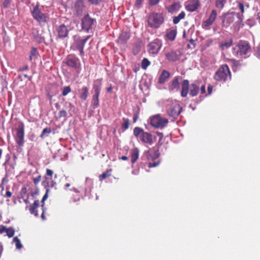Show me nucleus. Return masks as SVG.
I'll return each instance as SVG.
<instances>
[{
	"instance_id": "obj_58",
	"label": "nucleus",
	"mask_w": 260,
	"mask_h": 260,
	"mask_svg": "<svg viewBox=\"0 0 260 260\" xmlns=\"http://www.w3.org/2000/svg\"><path fill=\"white\" fill-rule=\"evenodd\" d=\"M27 70H28V66L27 65H25L24 67L19 68L18 69V72H22V71H26Z\"/></svg>"
},
{
	"instance_id": "obj_57",
	"label": "nucleus",
	"mask_w": 260,
	"mask_h": 260,
	"mask_svg": "<svg viewBox=\"0 0 260 260\" xmlns=\"http://www.w3.org/2000/svg\"><path fill=\"white\" fill-rule=\"evenodd\" d=\"M7 228L6 226L2 225L0 228V234H2L5 232L6 233Z\"/></svg>"
},
{
	"instance_id": "obj_34",
	"label": "nucleus",
	"mask_w": 260,
	"mask_h": 260,
	"mask_svg": "<svg viewBox=\"0 0 260 260\" xmlns=\"http://www.w3.org/2000/svg\"><path fill=\"white\" fill-rule=\"evenodd\" d=\"M181 5L179 3H174L169 8H168L167 10L169 12L173 13L174 12L179 11Z\"/></svg>"
},
{
	"instance_id": "obj_54",
	"label": "nucleus",
	"mask_w": 260,
	"mask_h": 260,
	"mask_svg": "<svg viewBox=\"0 0 260 260\" xmlns=\"http://www.w3.org/2000/svg\"><path fill=\"white\" fill-rule=\"evenodd\" d=\"M11 0H3V5L4 8H8Z\"/></svg>"
},
{
	"instance_id": "obj_59",
	"label": "nucleus",
	"mask_w": 260,
	"mask_h": 260,
	"mask_svg": "<svg viewBox=\"0 0 260 260\" xmlns=\"http://www.w3.org/2000/svg\"><path fill=\"white\" fill-rule=\"evenodd\" d=\"M156 135L159 137V142L162 139L163 137H164V135L162 133H160V132H156Z\"/></svg>"
},
{
	"instance_id": "obj_18",
	"label": "nucleus",
	"mask_w": 260,
	"mask_h": 260,
	"mask_svg": "<svg viewBox=\"0 0 260 260\" xmlns=\"http://www.w3.org/2000/svg\"><path fill=\"white\" fill-rule=\"evenodd\" d=\"M200 4L199 0H190L185 3V9L190 12L196 11L200 7Z\"/></svg>"
},
{
	"instance_id": "obj_50",
	"label": "nucleus",
	"mask_w": 260,
	"mask_h": 260,
	"mask_svg": "<svg viewBox=\"0 0 260 260\" xmlns=\"http://www.w3.org/2000/svg\"><path fill=\"white\" fill-rule=\"evenodd\" d=\"M139 110H137V111H135L134 113V116H133V122L136 123L139 118Z\"/></svg>"
},
{
	"instance_id": "obj_3",
	"label": "nucleus",
	"mask_w": 260,
	"mask_h": 260,
	"mask_svg": "<svg viewBox=\"0 0 260 260\" xmlns=\"http://www.w3.org/2000/svg\"><path fill=\"white\" fill-rule=\"evenodd\" d=\"M31 14L34 19L41 25H44L46 23L49 19V15L47 13H43L39 8L38 4L33 7L31 10Z\"/></svg>"
},
{
	"instance_id": "obj_38",
	"label": "nucleus",
	"mask_w": 260,
	"mask_h": 260,
	"mask_svg": "<svg viewBox=\"0 0 260 260\" xmlns=\"http://www.w3.org/2000/svg\"><path fill=\"white\" fill-rule=\"evenodd\" d=\"M123 123L121 124V128L123 131L128 129L130 125L129 120L127 118L123 117L122 118Z\"/></svg>"
},
{
	"instance_id": "obj_7",
	"label": "nucleus",
	"mask_w": 260,
	"mask_h": 260,
	"mask_svg": "<svg viewBox=\"0 0 260 260\" xmlns=\"http://www.w3.org/2000/svg\"><path fill=\"white\" fill-rule=\"evenodd\" d=\"M162 45V41L158 38L155 39L147 45L148 52L152 54H157Z\"/></svg>"
},
{
	"instance_id": "obj_15",
	"label": "nucleus",
	"mask_w": 260,
	"mask_h": 260,
	"mask_svg": "<svg viewBox=\"0 0 260 260\" xmlns=\"http://www.w3.org/2000/svg\"><path fill=\"white\" fill-rule=\"evenodd\" d=\"M85 8V6L83 0H76L74 8V13L76 15L78 16H81Z\"/></svg>"
},
{
	"instance_id": "obj_49",
	"label": "nucleus",
	"mask_w": 260,
	"mask_h": 260,
	"mask_svg": "<svg viewBox=\"0 0 260 260\" xmlns=\"http://www.w3.org/2000/svg\"><path fill=\"white\" fill-rule=\"evenodd\" d=\"M67 116V112L64 110H60L58 114V118L62 117H66Z\"/></svg>"
},
{
	"instance_id": "obj_63",
	"label": "nucleus",
	"mask_w": 260,
	"mask_h": 260,
	"mask_svg": "<svg viewBox=\"0 0 260 260\" xmlns=\"http://www.w3.org/2000/svg\"><path fill=\"white\" fill-rule=\"evenodd\" d=\"M212 91V87L211 86H209L208 87V92L209 94H211Z\"/></svg>"
},
{
	"instance_id": "obj_60",
	"label": "nucleus",
	"mask_w": 260,
	"mask_h": 260,
	"mask_svg": "<svg viewBox=\"0 0 260 260\" xmlns=\"http://www.w3.org/2000/svg\"><path fill=\"white\" fill-rule=\"evenodd\" d=\"M201 92L202 94H204L206 92V87L205 85H202L201 87Z\"/></svg>"
},
{
	"instance_id": "obj_31",
	"label": "nucleus",
	"mask_w": 260,
	"mask_h": 260,
	"mask_svg": "<svg viewBox=\"0 0 260 260\" xmlns=\"http://www.w3.org/2000/svg\"><path fill=\"white\" fill-rule=\"evenodd\" d=\"M49 191V189H46V193L44 195V196H43V198H42V199L41 200V203H42L41 207H42V214H41V218H42L43 220H45V215H44V213H45V209H44L45 203H44V202L48 198V194Z\"/></svg>"
},
{
	"instance_id": "obj_22",
	"label": "nucleus",
	"mask_w": 260,
	"mask_h": 260,
	"mask_svg": "<svg viewBox=\"0 0 260 260\" xmlns=\"http://www.w3.org/2000/svg\"><path fill=\"white\" fill-rule=\"evenodd\" d=\"M40 201L39 200L35 201L34 203L30 205L29 211L30 214H34L36 217H39L37 209L40 207Z\"/></svg>"
},
{
	"instance_id": "obj_5",
	"label": "nucleus",
	"mask_w": 260,
	"mask_h": 260,
	"mask_svg": "<svg viewBox=\"0 0 260 260\" xmlns=\"http://www.w3.org/2000/svg\"><path fill=\"white\" fill-rule=\"evenodd\" d=\"M250 49V46L247 42L240 41L236 47L233 48V53L238 57H242L246 55Z\"/></svg>"
},
{
	"instance_id": "obj_8",
	"label": "nucleus",
	"mask_w": 260,
	"mask_h": 260,
	"mask_svg": "<svg viewBox=\"0 0 260 260\" xmlns=\"http://www.w3.org/2000/svg\"><path fill=\"white\" fill-rule=\"evenodd\" d=\"M167 118H161L159 115H156L150 118V124L156 128H163L168 123Z\"/></svg>"
},
{
	"instance_id": "obj_2",
	"label": "nucleus",
	"mask_w": 260,
	"mask_h": 260,
	"mask_svg": "<svg viewBox=\"0 0 260 260\" xmlns=\"http://www.w3.org/2000/svg\"><path fill=\"white\" fill-rule=\"evenodd\" d=\"M164 22V18L162 13L152 12L148 16V26L153 28H158Z\"/></svg>"
},
{
	"instance_id": "obj_44",
	"label": "nucleus",
	"mask_w": 260,
	"mask_h": 260,
	"mask_svg": "<svg viewBox=\"0 0 260 260\" xmlns=\"http://www.w3.org/2000/svg\"><path fill=\"white\" fill-rule=\"evenodd\" d=\"M7 236L9 238H12L14 236L15 234V230L12 228H7L6 232Z\"/></svg>"
},
{
	"instance_id": "obj_56",
	"label": "nucleus",
	"mask_w": 260,
	"mask_h": 260,
	"mask_svg": "<svg viewBox=\"0 0 260 260\" xmlns=\"http://www.w3.org/2000/svg\"><path fill=\"white\" fill-rule=\"evenodd\" d=\"M159 164V162H149L148 164V167L149 168H153L155 167Z\"/></svg>"
},
{
	"instance_id": "obj_25",
	"label": "nucleus",
	"mask_w": 260,
	"mask_h": 260,
	"mask_svg": "<svg viewBox=\"0 0 260 260\" xmlns=\"http://www.w3.org/2000/svg\"><path fill=\"white\" fill-rule=\"evenodd\" d=\"M90 36H87L84 38H79L75 41V46L77 49L84 48V45Z\"/></svg>"
},
{
	"instance_id": "obj_27",
	"label": "nucleus",
	"mask_w": 260,
	"mask_h": 260,
	"mask_svg": "<svg viewBox=\"0 0 260 260\" xmlns=\"http://www.w3.org/2000/svg\"><path fill=\"white\" fill-rule=\"evenodd\" d=\"M50 179L49 177L44 176V180L42 181V185L46 189H49L50 187H53L56 185V183L53 180L50 183Z\"/></svg>"
},
{
	"instance_id": "obj_61",
	"label": "nucleus",
	"mask_w": 260,
	"mask_h": 260,
	"mask_svg": "<svg viewBox=\"0 0 260 260\" xmlns=\"http://www.w3.org/2000/svg\"><path fill=\"white\" fill-rule=\"evenodd\" d=\"M79 52H80V56H84V48H81V49H78Z\"/></svg>"
},
{
	"instance_id": "obj_41",
	"label": "nucleus",
	"mask_w": 260,
	"mask_h": 260,
	"mask_svg": "<svg viewBox=\"0 0 260 260\" xmlns=\"http://www.w3.org/2000/svg\"><path fill=\"white\" fill-rule=\"evenodd\" d=\"M150 64V62L147 58H144L142 59L141 67L143 69L146 70Z\"/></svg>"
},
{
	"instance_id": "obj_14",
	"label": "nucleus",
	"mask_w": 260,
	"mask_h": 260,
	"mask_svg": "<svg viewBox=\"0 0 260 260\" xmlns=\"http://www.w3.org/2000/svg\"><path fill=\"white\" fill-rule=\"evenodd\" d=\"M57 39H63L67 38L69 34V29L64 24H61L56 28Z\"/></svg>"
},
{
	"instance_id": "obj_51",
	"label": "nucleus",
	"mask_w": 260,
	"mask_h": 260,
	"mask_svg": "<svg viewBox=\"0 0 260 260\" xmlns=\"http://www.w3.org/2000/svg\"><path fill=\"white\" fill-rule=\"evenodd\" d=\"M103 0H88V2L91 5H98L101 4Z\"/></svg>"
},
{
	"instance_id": "obj_53",
	"label": "nucleus",
	"mask_w": 260,
	"mask_h": 260,
	"mask_svg": "<svg viewBox=\"0 0 260 260\" xmlns=\"http://www.w3.org/2000/svg\"><path fill=\"white\" fill-rule=\"evenodd\" d=\"M27 192V188L25 186L23 187L21 189V197L24 198Z\"/></svg>"
},
{
	"instance_id": "obj_35",
	"label": "nucleus",
	"mask_w": 260,
	"mask_h": 260,
	"mask_svg": "<svg viewBox=\"0 0 260 260\" xmlns=\"http://www.w3.org/2000/svg\"><path fill=\"white\" fill-rule=\"evenodd\" d=\"M130 38V34L126 31H123L119 36V40L122 43H125Z\"/></svg>"
},
{
	"instance_id": "obj_36",
	"label": "nucleus",
	"mask_w": 260,
	"mask_h": 260,
	"mask_svg": "<svg viewBox=\"0 0 260 260\" xmlns=\"http://www.w3.org/2000/svg\"><path fill=\"white\" fill-rule=\"evenodd\" d=\"M185 16V13L182 11L178 16L173 17V22L174 24H178L179 21L184 19Z\"/></svg>"
},
{
	"instance_id": "obj_10",
	"label": "nucleus",
	"mask_w": 260,
	"mask_h": 260,
	"mask_svg": "<svg viewBox=\"0 0 260 260\" xmlns=\"http://www.w3.org/2000/svg\"><path fill=\"white\" fill-rule=\"evenodd\" d=\"M182 55V53L179 50H171L165 53L166 59L170 62H176L179 60Z\"/></svg>"
},
{
	"instance_id": "obj_24",
	"label": "nucleus",
	"mask_w": 260,
	"mask_h": 260,
	"mask_svg": "<svg viewBox=\"0 0 260 260\" xmlns=\"http://www.w3.org/2000/svg\"><path fill=\"white\" fill-rule=\"evenodd\" d=\"M181 79V77L176 76L172 80L171 84L169 85V88L170 90H174L175 89H178L179 88V80Z\"/></svg>"
},
{
	"instance_id": "obj_42",
	"label": "nucleus",
	"mask_w": 260,
	"mask_h": 260,
	"mask_svg": "<svg viewBox=\"0 0 260 260\" xmlns=\"http://www.w3.org/2000/svg\"><path fill=\"white\" fill-rule=\"evenodd\" d=\"M71 91V88L70 86H64L62 89V95L65 96L70 93Z\"/></svg>"
},
{
	"instance_id": "obj_33",
	"label": "nucleus",
	"mask_w": 260,
	"mask_h": 260,
	"mask_svg": "<svg viewBox=\"0 0 260 260\" xmlns=\"http://www.w3.org/2000/svg\"><path fill=\"white\" fill-rule=\"evenodd\" d=\"M39 55V52L37 49L36 47H32L30 52V55L29 57V60L32 61V60H36L38 56Z\"/></svg>"
},
{
	"instance_id": "obj_46",
	"label": "nucleus",
	"mask_w": 260,
	"mask_h": 260,
	"mask_svg": "<svg viewBox=\"0 0 260 260\" xmlns=\"http://www.w3.org/2000/svg\"><path fill=\"white\" fill-rule=\"evenodd\" d=\"M42 178V176L40 174H39L36 177H33L32 180L35 185V186H37L38 183L41 181Z\"/></svg>"
},
{
	"instance_id": "obj_26",
	"label": "nucleus",
	"mask_w": 260,
	"mask_h": 260,
	"mask_svg": "<svg viewBox=\"0 0 260 260\" xmlns=\"http://www.w3.org/2000/svg\"><path fill=\"white\" fill-rule=\"evenodd\" d=\"M170 76V73L168 71L165 70H162L158 78V82L159 84L164 83L169 78Z\"/></svg>"
},
{
	"instance_id": "obj_43",
	"label": "nucleus",
	"mask_w": 260,
	"mask_h": 260,
	"mask_svg": "<svg viewBox=\"0 0 260 260\" xmlns=\"http://www.w3.org/2000/svg\"><path fill=\"white\" fill-rule=\"evenodd\" d=\"M13 241L15 243L16 247L18 249H20L22 247V245L21 243L20 240L17 237H15L13 238Z\"/></svg>"
},
{
	"instance_id": "obj_45",
	"label": "nucleus",
	"mask_w": 260,
	"mask_h": 260,
	"mask_svg": "<svg viewBox=\"0 0 260 260\" xmlns=\"http://www.w3.org/2000/svg\"><path fill=\"white\" fill-rule=\"evenodd\" d=\"M229 61L231 62L234 67H237L241 66V63L239 60H237L235 59H230Z\"/></svg>"
},
{
	"instance_id": "obj_28",
	"label": "nucleus",
	"mask_w": 260,
	"mask_h": 260,
	"mask_svg": "<svg viewBox=\"0 0 260 260\" xmlns=\"http://www.w3.org/2000/svg\"><path fill=\"white\" fill-rule=\"evenodd\" d=\"M131 154V160L132 164H134L136 162L139 158V150L137 148H135L130 151Z\"/></svg>"
},
{
	"instance_id": "obj_6",
	"label": "nucleus",
	"mask_w": 260,
	"mask_h": 260,
	"mask_svg": "<svg viewBox=\"0 0 260 260\" xmlns=\"http://www.w3.org/2000/svg\"><path fill=\"white\" fill-rule=\"evenodd\" d=\"M101 80H100V82L99 83H94L93 84L92 90L93 94L92 96L91 104L94 108H97L99 106V96L102 89Z\"/></svg>"
},
{
	"instance_id": "obj_30",
	"label": "nucleus",
	"mask_w": 260,
	"mask_h": 260,
	"mask_svg": "<svg viewBox=\"0 0 260 260\" xmlns=\"http://www.w3.org/2000/svg\"><path fill=\"white\" fill-rule=\"evenodd\" d=\"M177 35L176 29L168 30L165 35V37L169 41H173L175 40Z\"/></svg>"
},
{
	"instance_id": "obj_37",
	"label": "nucleus",
	"mask_w": 260,
	"mask_h": 260,
	"mask_svg": "<svg viewBox=\"0 0 260 260\" xmlns=\"http://www.w3.org/2000/svg\"><path fill=\"white\" fill-rule=\"evenodd\" d=\"M112 169H110L107 170L106 171L104 172L102 174L99 176V180L100 181H103L105 179L111 176Z\"/></svg>"
},
{
	"instance_id": "obj_11",
	"label": "nucleus",
	"mask_w": 260,
	"mask_h": 260,
	"mask_svg": "<svg viewBox=\"0 0 260 260\" xmlns=\"http://www.w3.org/2000/svg\"><path fill=\"white\" fill-rule=\"evenodd\" d=\"M217 13L216 10L213 9L208 17L202 23V28L205 30H209L217 17Z\"/></svg>"
},
{
	"instance_id": "obj_13",
	"label": "nucleus",
	"mask_w": 260,
	"mask_h": 260,
	"mask_svg": "<svg viewBox=\"0 0 260 260\" xmlns=\"http://www.w3.org/2000/svg\"><path fill=\"white\" fill-rule=\"evenodd\" d=\"M96 22L95 19L91 18L89 14L85 15L82 20V28L87 31L91 28L93 24Z\"/></svg>"
},
{
	"instance_id": "obj_16",
	"label": "nucleus",
	"mask_w": 260,
	"mask_h": 260,
	"mask_svg": "<svg viewBox=\"0 0 260 260\" xmlns=\"http://www.w3.org/2000/svg\"><path fill=\"white\" fill-rule=\"evenodd\" d=\"M181 110L182 108L179 105H172L167 109V113L170 116L175 117L179 115Z\"/></svg>"
},
{
	"instance_id": "obj_32",
	"label": "nucleus",
	"mask_w": 260,
	"mask_h": 260,
	"mask_svg": "<svg viewBox=\"0 0 260 260\" xmlns=\"http://www.w3.org/2000/svg\"><path fill=\"white\" fill-rule=\"evenodd\" d=\"M233 43V40L232 39H230L227 41L220 43L219 44V48L222 50L228 49L232 46Z\"/></svg>"
},
{
	"instance_id": "obj_39",
	"label": "nucleus",
	"mask_w": 260,
	"mask_h": 260,
	"mask_svg": "<svg viewBox=\"0 0 260 260\" xmlns=\"http://www.w3.org/2000/svg\"><path fill=\"white\" fill-rule=\"evenodd\" d=\"M144 133V130L141 127H136L134 129V135L137 138L140 137V135Z\"/></svg>"
},
{
	"instance_id": "obj_20",
	"label": "nucleus",
	"mask_w": 260,
	"mask_h": 260,
	"mask_svg": "<svg viewBox=\"0 0 260 260\" xmlns=\"http://www.w3.org/2000/svg\"><path fill=\"white\" fill-rule=\"evenodd\" d=\"M189 82L188 80L185 79L181 83L180 95L182 97L185 98L187 95L189 89Z\"/></svg>"
},
{
	"instance_id": "obj_62",
	"label": "nucleus",
	"mask_w": 260,
	"mask_h": 260,
	"mask_svg": "<svg viewBox=\"0 0 260 260\" xmlns=\"http://www.w3.org/2000/svg\"><path fill=\"white\" fill-rule=\"evenodd\" d=\"M12 196V193L10 191H7L5 197L10 198Z\"/></svg>"
},
{
	"instance_id": "obj_19",
	"label": "nucleus",
	"mask_w": 260,
	"mask_h": 260,
	"mask_svg": "<svg viewBox=\"0 0 260 260\" xmlns=\"http://www.w3.org/2000/svg\"><path fill=\"white\" fill-rule=\"evenodd\" d=\"M159 148L158 146H154L151 149H150L147 152V158L148 160H154L159 156Z\"/></svg>"
},
{
	"instance_id": "obj_64",
	"label": "nucleus",
	"mask_w": 260,
	"mask_h": 260,
	"mask_svg": "<svg viewBox=\"0 0 260 260\" xmlns=\"http://www.w3.org/2000/svg\"><path fill=\"white\" fill-rule=\"evenodd\" d=\"M112 89H113V87L111 85L110 86L108 87L107 88V91L108 92H111L112 91Z\"/></svg>"
},
{
	"instance_id": "obj_23",
	"label": "nucleus",
	"mask_w": 260,
	"mask_h": 260,
	"mask_svg": "<svg viewBox=\"0 0 260 260\" xmlns=\"http://www.w3.org/2000/svg\"><path fill=\"white\" fill-rule=\"evenodd\" d=\"M189 91L190 95L192 97L198 95L199 92V86L196 82L190 84Z\"/></svg>"
},
{
	"instance_id": "obj_48",
	"label": "nucleus",
	"mask_w": 260,
	"mask_h": 260,
	"mask_svg": "<svg viewBox=\"0 0 260 260\" xmlns=\"http://www.w3.org/2000/svg\"><path fill=\"white\" fill-rule=\"evenodd\" d=\"M53 171L49 169H46V173L44 176H47L49 177L50 180L52 179V177L53 175Z\"/></svg>"
},
{
	"instance_id": "obj_1",
	"label": "nucleus",
	"mask_w": 260,
	"mask_h": 260,
	"mask_svg": "<svg viewBox=\"0 0 260 260\" xmlns=\"http://www.w3.org/2000/svg\"><path fill=\"white\" fill-rule=\"evenodd\" d=\"M231 78L232 74L227 64L221 65L214 75V79L219 82H225Z\"/></svg>"
},
{
	"instance_id": "obj_47",
	"label": "nucleus",
	"mask_w": 260,
	"mask_h": 260,
	"mask_svg": "<svg viewBox=\"0 0 260 260\" xmlns=\"http://www.w3.org/2000/svg\"><path fill=\"white\" fill-rule=\"evenodd\" d=\"M51 132V128L49 127H46L43 129L42 134L40 135L41 138H43L46 134H50Z\"/></svg>"
},
{
	"instance_id": "obj_52",
	"label": "nucleus",
	"mask_w": 260,
	"mask_h": 260,
	"mask_svg": "<svg viewBox=\"0 0 260 260\" xmlns=\"http://www.w3.org/2000/svg\"><path fill=\"white\" fill-rule=\"evenodd\" d=\"M160 0H148V4L150 6H154L157 5Z\"/></svg>"
},
{
	"instance_id": "obj_55",
	"label": "nucleus",
	"mask_w": 260,
	"mask_h": 260,
	"mask_svg": "<svg viewBox=\"0 0 260 260\" xmlns=\"http://www.w3.org/2000/svg\"><path fill=\"white\" fill-rule=\"evenodd\" d=\"M144 0H136V2H135V6L138 8H139L142 4V3L143 2Z\"/></svg>"
},
{
	"instance_id": "obj_4",
	"label": "nucleus",
	"mask_w": 260,
	"mask_h": 260,
	"mask_svg": "<svg viewBox=\"0 0 260 260\" xmlns=\"http://www.w3.org/2000/svg\"><path fill=\"white\" fill-rule=\"evenodd\" d=\"M17 127L15 129L16 131V135L14 137L15 140L16 141V144L19 146H22L25 142L24 141V129L25 125L24 123L19 121L18 122L17 124Z\"/></svg>"
},
{
	"instance_id": "obj_9",
	"label": "nucleus",
	"mask_w": 260,
	"mask_h": 260,
	"mask_svg": "<svg viewBox=\"0 0 260 260\" xmlns=\"http://www.w3.org/2000/svg\"><path fill=\"white\" fill-rule=\"evenodd\" d=\"M236 13L228 12L221 16L222 26L225 28L229 27L234 21Z\"/></svg>"
},
{
	"instance_id": "obj_17",
	"label": "nucleus",
	"mask_w": 260,
	"mask_h": 260,
	"mask_svg": "<svg viewBox=\"0 0 260 260\" xmlns=\"http://www.w3.org/2000/svg\"><path fill=\"white\" fill-rule=\"evenodd\" d=\"M140 139L143 143L152 145L156 141V137L148 132H144L140 135Z\"/></svg>"
},
{
	"instance_id": "obj_29",
	"label": "nucleus",
	"mask_w": 260,
	"mask_h": 260,
	"mask_svg": "<svg viewBox=\"0 0 260 260\" xmlns=\"http://www.w3.org/2000/svg\"><path fill=\"white\" fill-rule=\"evenodd\" d=\"M80 92V98L82 101H85L87 99L88 93V88L87 86H83L79 90Z\"/></svg>"
},
{
	"instance_id": "obj_21",
	"label": "nucleus",
	"mask_w": 260,
	"mask_h": 260,
	"mask_svg": "<svg viewBox=\"0 0 260 260\" xmlns=\"http://www.w3.org/2000/svg\"><path fill=\"white\" fill-rule=\"evenodd\" d=\"M236 9H239L241 12V14L239 13H236L237 18L238 19V23H240L243 21L244 18L243 13L245 12L244 6L242 2H237Z\"/></svg>"
},
{
	"instance_id": "obj_12",
	"label": "nucleus",
	"mask_w": 260,
	"mask_h": 260,
	"mask_svg": "<svg viewBox=\"0 0 260 260\" xmlns=\"http://www.w3.org/2000/svg\"><path fill=\"white\" fill-rule=\"evenodd\" d=\"M65 63L74 70L78 69L80 66L79 58L74 55H69L66 59Z\"/></svg>"
},
{
	"instance_id": "obj_40",
	"label": "nucleus",
	"mask_w": 260,
	"mask_h": 260,
	"mask_svg": "<svg viewBox=\"0 0 260 260\" xmlns=\"http://www.w3.org/2000/svg\"><path fill=\"white\" fill-rule=\"evenodd\" d=\"M226 3V0H215V6L216 8L221 9L224 7Z\"/></svg>"
}]
</instances>
